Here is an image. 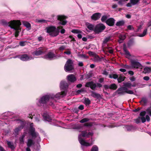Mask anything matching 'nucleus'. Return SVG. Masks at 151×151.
<instances>
[{
    "instance_id": "obj_1",
    "label": "nucleus",
    "mask_w": 151,
    "mask_h": 151,
    "mask_svg": "<svg viewBox=\"0 0 151 151\" xmlns=\"http://www.w3.org/2000/svg\"><path fill=\"white\" fill-rule=\"evenodd\" d=\"M10 22L9 27L15 30V36L16 37H17L21 30L20 26L21 25V23L19 20H13Z\"/></svg>"
},
{
    "instance_id": "obj_2",
    "label": "nucleus",
    "mask_w": 151,
    "mask_h": 151,
    "mask_svg": "<svg viewBox=\"0 0 151 151\" xmlns=\"http://www.w3.org/2000/svg\"><path fill=\"white\" fill-rule=\"evenodd\" d=\"M62 26H58L57 27V29L54 26H50L46 28L47 33H49L50 35L52 37H55L57 36L60 32L59 30L63 28Z\"/></svg>"
},
{
    "instance_id": "obj_3",
    "label": "nucleus",
    "mask_w": 151,
    "mask_h": 151,
    "mask_svg": "<svg viewBox=\"0 0 151 151\" xmlns=\"http://www.w3.org/2000/svg\"><path fill=\"white\" fill-rule=\"evenodd\" d=\"M51 98H53L52 94L47 95L43 96L39 100V104L38 105L39 106H44L46 105L47 102Z\"/></svg>"
},
{
    "instance_id": "obj_4",
    "label": "nucleus",
    "mask_w": 151,
    "mask_h": 151,
    "mask_svg": "<svg viewBox=\"0 0 151 151\" xmlns=\"http://www.w3.org/2000/svg\"><path fill=\"white\" fill-rule=\"evenodd\" d=\"M127 88L126 87H121L118 88L116 91V93L119 95L121 96L127 93L131 94H134V92L132 90H127Z\"/></svg>"
},
{
    "instance_id": "obj_5",
    "label": "nucleus",
    "mask_w": 151,
    "mask_h": 151,
    "mask_svg": "<svg viewBox=\"0 0 151 151\" xmlns=\"http://www.w3.org/2000/svg\"><path fill=\"white\" fill-rule=\"evenodd\" d=\"M73 61L70 59H68L64 67L65 70L66 71H69L74 69Z\"/></svg>"
},
{
    "instance_id": "obj_6",
    "label": "nucleus",
    "mask_w": 151,
    "mask_h": 151,
    "mask_svg": "<svg viewBox=\"0 0 151 151\" xmlns=\"http://www.w3.org/2000/svg\"><path fill=\"white\" fill-rule=\"evenodd\" d=\"M106 28L105 26L103 24L99 23L97 24L94 29V32L96 34H99L103 31Z\"/></svg>"
},
{
    "instance_id": "obj_7",
    "label": "nucleus",
    "mask_w": 151,
    "mask_h": 151,
    "mask_svg": "<svg viewBox=\"0 0 151 151\" xmlns=\"http://www.w3.org/2000/svg\"><path fill=\"white\" fill-rule=\"evenodd\" d=\"M57 19L59 21L58 23L59 24L62 25H65L67 23L68 21L66 20L68 17L64 15H58L57 16Z\"/></svg>"
},
{
    "instance_id": "obj_8",
    "label": "nucleus",
    "mask_w": 151,
    "mask_h": 151,
    "mask_svg": "<svg viewBox=\"0 0 151 151\" xmlns=\"http://www.w3.org/2000/svg\"><path fill=\"white\" fill-rule=\"evenodd\" d=\"M29 133L33 138H35L37 137L39 135V133L35 132V128L32 126H30L29 128Z\"/></svg>"
},
{
    "instance_id": "obj_9",
    "label": "nucleus",
    "mask_w": 151,
    "mask_h": 151,
    "mask_svg": "<svg viewBox=\"0 0 151 151\" xmlns=\"http://www.w3.org/2000/svg\"><path fill=\"white\" fill-rule=\"evenodd\" d=\"M57 57V55L53 52H49L47 54L44 56L43 58L46 59L51 60L53 58L56 59Z\"/></svg>"
},
{
    "instance_id": "obj_10",
    "label": "nucleus",
    "mask_w": 151,
    "mask_h": 151,
    "mask_svg": "<svg viewBox=\"0 0 151 151\" xmlns=\"http://www.w3.org/2000/svg\"><path fill=\"white\" fill-rule=\"evenodd\" d=\"M131 63L132 66L134 68L142 69L143 66L138 62L134 60H131Z\"/></svg>"
},
{
    "instance_id": "obj_11",
    "label": "nucleus",
    "mask_w": 151,
    "mask_h": 151,
    "mask_svg": "<svg viewBox=\"0 0 151 151\" xmlns=\"http://www.w3.org/2000/svg\"><path fill=\"white\" fill-rule=\"evenodd\" d=\"M45 48L43 47H40L37 50L34 51L33 53V55L36 56H38L41 55L44 53L45 51Z\"/></svg>"
},
{
    "instance_id": "obj_12",
    "label": "nucleus",
    "mask_w": 151,
    "mask_h": 151,
    "mask_svg": "<svg viewBox=\"0 0 151 151\" xmlns=\"http://www.w3.org/2000/svg\"><path fill=\"white\" fill-rule=\"evenodd\" d=\"M79 141L81 144L82 145L85 146H90L93 145L92 143H89L86 142L82 138H79Z\"/></svg>"
},
{
    "instance_id": "obj_13",
    "label": "nucleus",
    "mask_w": 151,
    "mask_h": 151,
    "mask_svg": "<svg viewBox=\"0 0 151 151\" xmlns=\"http://www.w3.org/2000/svg\"><path fill=\"white\" fill-rule=\"evenodd\" d=\"M115 20L113 18H110L108 19L105 22L107 25L109 26H113L114 25Z\"/></svg>"
},
{
    "instance_id": "obj_14",
    "label": "nucleus",
    "mask_w": 151,
    "mask_h": 151,
    "mask_svg": "<svg viewBox=\"0 0 151 151\" xmlns=\"http://www.w3.org/2000/svg\"><path fill=\"white\" fill-rule=\"evenodd\" d=\"M101 14L99 12H97L93 14L91 17V19L94 21H96L100 18Z\"/></svg>"
},
{
    "instance_id": "obj_15",
    "label": "nucleus",
    "mask_w": 151,
    "mask_h": 151,
    "mask_svg": "<svg viewBox=\"0 0 151 151\" xmlns=\"http://www.w3.org/2000/svg\"><path fill=\"white\" fill-rule=\"evenodd\" d=\"M67 78L68 81L71 83H74L76 80V78L74 75L69 74L67 76Z\"/></svg>"
},
{
    "instance_id": "obj_16",
    "label": "nucleus",
    "mask_w": 151,
    "mask_h": 151,
    "mask_svg": "<svg viewBox=\"0 0 151 151\" xmlns=\"http://www.w3.org/2000/svg\"><path fill=\"white\" fill-rule=\"evenodd\" d=\"M19 58L21 60L23 61H27L31 59L26 54L20 55Z\"/></svg>"
},
{
    "instance_id": "obj_17",
    "label": "nucleus",
    "mask_w": 151,
    "mask_h": 151,
    "mask_svg": "<svg viewBox=\"0 0 151 151\" xmlns=\"http://www.w3.org/2000/svg\"><path fill=\"white\" fill-rule=\"evenodd\" d=\"M60 86L61 89L65 90L68 87V85L66 81H62L60 83Z\"/></svg>"
},
{
    "instance_id": "obj_18",
    "label": "nucleus",
    "mask_w": 151,
    "mask_h": 151,
    "mask_svg": "<svg viewBox=\"0 0 151 151\" xmlns=\"http://www.w3.org/2000/svg\"><path fill=\"white\" fill-rule=\"evenodd\" d=\"M43 116L44 120L48 122H50L52 120L51 117L46 113H44Z\"/></svg>"
},
{
    "instance_id": "obj_19",
    "label": "nucleus",
    "mask_w": 151,
    "mask_h": 151,
    "mask_svg": "<svg viewBox=\"0 0 151 151\" xmlns=\"http://www.w3.org/2000/svg\"><path fill=\"white\" fill-rule=\"evenodd\" d=\"M91 96L94 98L97 99H99L101 98V96L100 94L96 93L93 91H91Z\"/></svg>"
},
{
    "instance_id": "obj_20",
    "label": "nucleus",
    "mask_w": 151,
    "mask_h": 151,
    "mask_svg": "<svg viewBox=\"0 0 151 151\" xmlns=\"http://www.w3.org/2000/svg\"><path fill=\"white\" fill-rule=\"evenodd\" d=\"M22 24L29 30L31 29V25L29 23L26 21H22Z\"/></svg>"
},
{
    "instance_id": "obj_21",
    "label": "nucleus",
    "mask_w": 151,
    "mask_h": 151,
    "mask_svg": "<svg viewBox=\"0 0 151 151\" xmlns=\"http://www.w3.org/2000/svg\"><path fill=\"white\" fill-rule=\"evenodd\" d=\"M143 106H145L147 102V99L145 97L142 98L141 100L139 102Z\"/></svg>"
},
{
    "instance_id": "obj_22",
    "label": "nucleus",
    "mask_w": 151,
    "mask_h": 151,
    "mask_svg": "<svg viewBox=\"0 0 151 151\" xmlns=\"http://www.w3.org/2000/svg\"><path fill=\"white\" fill-rule=\"evenodd\" d=\"M126 36L125 35H120L119 37V40H118V42L119 43L122 42V41L124 40L126 38Z\"/></svg>"
},
{
    "instance_id": "obj_23",
    "label": "nucleus",
    "mask_w": 151,
    "mask_h": 151,
    "mask_svg": "<svg viewBox=\"0 0 151 151\" xmlns=\"http://www.w3.org/2000/svg\"><path fill=\"white\" fill-rule=\"evenodd\" d=\"M125 23L124 21L122 20L117 22L116 24V25L117 27L122 26L124 25Z\"/></svg>"
},
{
    "instance_id": "obj_24",
    "label": "nucleus",
    "mask_w": 151,
    "mask_h": 151,
    "mask_svg": "<svg viewBox=\"0 0 151 151\" xmlns=\"http://www.w3.org/2000/svg\"><path fill=\"white\" fill-rule=\"evenodd\" d=\"M86 25L88 29L94 31V26L93 24L89 23H86Z\"/></svg>"
},
{
    "instance_id": "obj_25",
    "label": "nucleus",
    "mask_w": 151,
    "mask_h": 151,
    "mask_svg": "<svg viewBox=\"0 0 151 151\" xmlns=\"http://www.w3.org/2000/svg\"><path fill=\"white\" fill-rule=\"evenodd\" d=\"M35 142L31 139H29L28 140L27 145L28 147H30L32 145H34Z\"/></svg>"
},
{
    "instance_id": "obj_26",
    "label": "nucleus",
    "mask_w": 151,
    "mask_h": 151,
    "mask_svg": "<svg viewBox=\"0 0 151 151\" xmlns=\"http://www.w3.org/2000/svg\"><path fill=\"white\" fill-rule=\"evenodd\" d=\"M151 71V68L150 67H145L144 69V71L142 73L145 74L150 73Z\"/></svg>"
},
{
    "instance_id": "obj_27",
    "label": "nucleus",
    "mask_w": 151,
    "mask_h": 151,
    "mask_svg": "<svg viewBox=\"0 0 151 151\" xmlns=\"http://www.w3.org/2000/svg\"><path fill=\"white\" fill-rule=\"evenodd\" d=\"M134 40L133 38H131L127 42V46L128 47H130L134 44Z\"/></svg>"
},
{
    "instance_id": "obj_28",
    "label": "nucleus",
    "mask_w": 151,
    "mask_h": 151,
    "mask_svg": "<svg viewBox=\"0 0 151 151\" xmlns=\"http://www.w3.org/2000/svg\"><path fill=\"white\" fill-rule=\"evenodd\" d=\"M83 126L90 128L93 125V123L92 122H86L84 123Z\"/></svg>"
},
{
    "instance_id": "obj_29",
    "label": "nucleus",
    "mask_w": 151,
    "mask_h": 151,
    "mask_svg": "<svg viewBox=\"0 0 151 151\" xmlns=\"http://www.w3.org/2000/svg\"><path fill=\"white\" fill-rule=\"evenodd\" d=\"M124 87H126L127 88H131L132 87V84L129 83V82L126 83H124Z\"/></svg>"
},
{
    "instance_id": "obj_30",
    "label": "nucleus",
    "mask_w": 151,
    "mask_h": 151,
    "mask_svg": "<svg viewBox=\"0 0 151 151\" xmlns=\"http://www.w3.org/2000/svg\"><path fill=\"white\" fill-rule=\"evenodd\" d=\"M84 103L86 106L89 105L91 103V101L88 98H85L84 100Z\"/></svg>"
},
{
    "instance_id": "obj_31",
    "label": "nucleus",
    "mask_w": 151,
    "mask_h": 151,
    "mask_svg": "<svg viewBox=\"0 0 151 151\" xmlns=\"http://www.w3.org/2000/svg\"><path fill=\"white\" fill-rule=\"evenodd\" d=\"M7 144L8 147L11 148L12 150H14L15 149L14 145L11 142L7 141Z\"/></svg>"
},
{
    "instance_id": "obj_32",
    "label": "nucleus",
    "mask_w": 151,
    "mask_h": 151,
    "mask_svg": "<svg viewBox=\"0 0 151 151\" xmlns=\"http://www.w3.org/2000/svg\"><path fill=\"white\" fill-rule=\"evenodd\" d=\"M126 77H123L121 76H120L119 77L117 78V80L119 83H120L122 81H124Z\"/></svg>"
},
{
    "instance_id": "obj_33",
    "label": "nucleus",
    "mask_w": 151,
    "mask_h": 151,
    "mask_svg": "<svg viewBox=\"0 0 151 151\" xmlns=\"http://www.w3.org/2000/svg\"><path fill=\"white\" fill-rule=\"evenodd\" d=\"M117 88V85L115 83H113L110 85V89L113 90H115Z\"/></svg>"
},
{
    "instance_id": "obj_34",
    "label": "nucleus",
    "mask_w": 151,
    "mask_h": 151,
    "mask_svg": "<svg viewBox=\"0 0 151 151\" xmlns=\"http://www.w3.org/2000/svg\"><path fill=\"white\" fill-rule=\"evenodd\" d=\"M25 136V134H23L22 136L20 137L19 138V140L20 143V144H23L24 143V139Z\"/></svg>"
},
{
    "instance_id": "obj_35",
    "label": "nucleus",
    "mask_w": 151,
    "mask_h": 151,
    "mask_svg": "<svg viewBox=\"0 0 151 151\" xmlns=\"http://www.w3.org/2000/svg\"><path fill=\"white\" fill-rule=\"evenodd\" d=\"M52 96L53 97V98H51V99H54L55 98H59L61 96V93H58L56 94L55 95H53L52 94Z\"/></svg>"
},
{
    "instance_id": "obj_36",
    "label": "nucleus",
    "mask_w": 151,
    "mask_h": 151,
    "mask_svg": "<svg viewBox=\"0 0 151 151\" xmlns=\"http://www.w3.org/2000/svg\"><path fill=\"white\" fill-rule=\"evenodd\" d=\"M111 37L110 36L107 37L105 38L103 40V44H104L109 42L111 39Z\"/></svg>"
},
{
    "instance_id": "obj_37",
    "label": "nucleus",
    "mask_w": 151,
    "mask_h": 151,
    "mask_svg": "<svg viewBox=\"0 0 151 151\" xmlns=\"http://www.w3.org/2000/svg\"><path fill=\"white\" fill-rule=\"evenodd\" d=\"M89 120V119L88 118H84L82 119H81L80 121V122L82 123H86V122H88Z\"/></svg>"
},
{
    "instance_id": "obj_38",
    "label": "nucleus",
    "mask_w": 151,
    "mask_h": 151,
    "mask_svg": "<svg viewBox=\"0 0 151 151\" xmlns=\"http://www.w3.org/2000/svg\"><path fill=\"white\" fill-rule=\"evenodd\" d=\"M91 151H99L98 147L96 145H94L92 147Z\"/></svg>"
},
{
    "instance_id": "obj_39",
    "label": "nucleus",
    "mask_w": 151,
    "mask_h": 151,
    "mask_svg": "<svg viewBox=\"0 0 151 151\" xmlns=\"http://www.w3.org/2000/svg\"><path fill=\"white\" fill-rule=\"evenodd\" d=\"M11 21L9 22H7L6 20H2V23L4 25L6 26H8L9 27V25L10 24V22Z\"/></svg>"
},
{
    "instance_id": "obj_40",
    "label": "nucleus",
    "mask_w": 151,
    "mask_h": 151,
    "mask_svg": "<svg viewBox=\"0 0 151 151\" xmlns=\"http://www.w3.org/2000/svg\"><path fill=\"white\" fill-rule=\"evenodd\" d=\"M124 51L125 52V54L127 55L130 56L131 55L129 51L126 49V47L124 46L123 48Z\"/></svg>"
},
{
    "instance_id": "obj_41",
    "label": "nucleus",
    "mask_w": 151,
    "mask_h": 151,
    "mask_svg": "<svg viewBox=\"0 0 151 151\" xmlns=\"http://www.w3.org/2000/svg\"><path fill=\"white\" fill-rule=\"evenodd\" d=\"M109 77L110 78H113L114 79H117L118 77V75L116 74H113L112 75H109Z\"/></svg>"
},
{
    "instance_id": "obj_42",
    "label": "nucleus",
    "mask_w": 151,
    "mask_h": 151,
    "mask_svg": "<svg viewBox=\"0 0 151 151\" xmlns=\"http://www.w3.org/2000/svg\"><path fill=\"white\" fill-rule=\"evenodd\" d=\"M147 29H144L143 31V33L142 34H140L139 35V37H142L144 36L147 34Z\"/></svg>"
},
{
    "instance_id": "obj_43",
    "label": "nucleus",
    "mask_w": 151,
    "mask_h": 151,
    "mask_svg": "<svg viewBox=\"0 0 151 151\" xmlns=\"http://www.w3.org/2000/svg\"><path fill=\"white\" fill-rule=\"evenodd\" d=\"M36 22L38 23H47V21H46L43 19H36Z\"/></svg>"
},
{
    "instance_id": "obj_44",
    "label": "nucleus",
    "mask_w": 151,
    "mask_h": 151,
    "mask_svg": "<svg viewBox=\"0 0 151 151\" xmlns=\"http://www.w3.org/2000/svg\"><path fill=\"white\" fill-rule=\"evenodd\" d=\"M81 136L83 137H87V132L86 131H83L81 132Z\"/></svg>"
},
{
    "instance_id": "obj_45",
    "label": "nucleus",
    "mask_w": 151,
    "mask_h": 151,
    "mask_svg": "<svg viewBox=\"0 0 151 151\" xmlns=\"http://www.w3.org/2000/svg\"><path fill=\"white\" fill-rule=\"evenodd\" d=\"M93 74L92 72L90 71L86 75V78L87 79L90 78L91 77L93 76Z\"/></svg>"
},
{
    "instance_id": "obj_46",
    "label": "nucleus",
    "mask_w": 151,
    "mask_h": 151,
    "mask_svg": "<svg viewBox=\"0 0 151 151\" xmlns=\"http://www.w3.org/2000/svg\"><path fill=\"white\" fill-rule=\"evenodd\" d=\"M107 19V17L106 15L103 16L101 19V20L102 22H105V21Z\"/></svg>"
},
{
    "instance_id": "obj_47",
    "label": "nucleus",
    "mask_w": 151,
    "mask_h": 151,
    "mask_svg": "<svg viewBox=\"0 0 151 151\" xmlns=\"http://www.w3.org/2000/svg\"><path fill=\"white\" fill-rule=\"evenodd\" d=\"M126 128L128 131H130L134 129V126L132 125H128L126 127Z\"/></svg>"
},
{
    "instance_id": "obj_48",
    "label": "nucleus",
    "mask_w": 151,
    "mask_h": 151,
    "mask_svg": "<svg viewBox=\"0 0 151 151\" xmlns=\"http://www.w3.org/2000/svg\"><path fill=\"white\" fill-rule=\"evenodd\" d=\"M139 0H130V2L133 5H135L137 4Z\"/></svg>"
},
{
    "instance_id": "obj_49",
    "label": "nucleus",
    "mask_w": 151,
    "mask_h": 151,
    "mask_svg": "<svg viewBox=\"0 0 151 151\" xmlns=\"http://www.w3.org/2000/svg\"><path fill=\"white\" fill-rule=\"evenodd\" d=\"M146 111L147 113L151 116V107H149L147 108Z\"/></svg>"
},
{
    "instance_id": "obj_50",
    "label": "nucleus",
    "mask_w": 151,
    "mask_h": 151,
    "mask_svg": "<svg viewBox=\"0 0 151 151\" xmlns=\"http://www.w3.org/2000/svg\"><path fill=\"white\" fill-rule=\"evenodd\" d=\"M93 81L88 82L86 83L85 84V86L86 87H91L92 84L93 83Z\"/></svg>"
},
{
    "instance_id": "obj_51",
    "label": "nucleus",
    "mask_w": 151,
    "mask_h": 151,
    "mask_svg": "<svg viewBox=\"0 0 151 151\" xmlns=\"http://www.w3.org/2000/svg\"><path fill=\"white\" fill-rule=\"evenodd\" d=\"M71 32L73 33L79 34L82 32V31L81 30L77 29H74L71 31Z\"/></svg>"
},
{
    "instance_id": "obj_52",
    "label": "nucleus",
    "mask_w": 151,
    "mask_h": 151,
    "mask_svg": "<svg viewBox=\"0 0 151 151\" xmlns=\"http://www.w3.org/2000/svg\"><path fill=\"white\" fill-rule=\"evenodd\" d=\"M27 43L26 41H20L19 42V45L21 46H24L25 45L26 43Z\"/></svg>"
},
{
    "instance_id": "obj_53",
    "label": "nucleus",
    "mask_w": 151,
    "mask_h": 151,
    "mask_svg": "<svg viewBox=\"0 0 151 151\" xmlns=\"http://www.w3.org/2000/svg\"><path fill=\"white\" fill-rule=\"evenodd\" d=\"M96 83H93H93L92 84V85L91 86V87H90V88L93 90H95V89L96 88Z\"/></svg>"
},
{
    "instance_id": "obj_54",
    "label": "nucleus",
    "mask_w": 151,
    "mask_h": 151,
    "mask_svg": "<svg viewBox=\"0 0 151 151\" xmlns=\"http://www.w3.org/2000/svg\"><path fill=\"white\" fill-rule=\"evenodd\" d=\"M147 112L146 111H141L140 114L139 115L140 116L142 117H144V116L146 114Z\"/></svg>"
},
{
    "instance_id": "obj_55",
    "label": "nucleus",
    "mask_w": 151,
    "mask_h": 151,
    "mask_svg": "<svg viewBox=\"0 0 151 151\" xmlns=\"http://www.w3.org/2000/svg\"><path fill=\"white\" fill-rule=\"evenodd\" d=\"M85 91V89L84 88H82L80 90H78L77 91L76 93L78 94H80V93L83 92Z\"/></svg>"
},
{
    "instance_id": "obj_56",
    "label": "nucleus",
    "mask_w": 151,
    "mask_h": 151,
    "mask_svg": "<svg viewBox=\"0 0 151 151\" xmlns=\"http://www.w3.org/2000/svg\"><path fill=\"white\" fill-rule=\"evenodd\" d=\"M127 29L126 30V31H127V30H132L134 29L133 27L131 25H128L127 26Z\"/></svg>"
},
{
    "instance_id": "obj_57",
    "label": "nucleus",
    "mask_w": 151,
    "mask_h": 151,
    "mask_svg": "<svg viewBox=\"0 0 151 151\" xmlns=\"http://www.w3.org/2000/svg\"><path fill=\"white\" fill-rule=\"evenodd\" d=\"M124 0H120L118 2V4L122 6L124 4Z\"/></svg>"
},
{
    "instance_id": "obj_58",
    "label": "nucleus",
    "mask_w": 151,
    "mask_h": 151,
    "mask_svg": "<svg viewBox=\"0 0 151 151\" xmlns=\"http://www.w3.org/2000/svg\"><path fill=\"white\" fill-rule=\"evenodd\" d=\"M140 117H139L138 118L134 119L136 124H138L140 122Z\"/></svg>"
},
{
    "instance_id": "obj_59",
    "label": "nucleus",
    "mask_w": 151,
    "mask_h": 151,
    "mask_svg": "<svg viewBox=\"0 0 151 151\" xmlns=\"http://www.w3.org/2000/svg\"><path fill=\"white\" fill-rule=\"evenodd\" d=\"M65 45H62L59 48V50L60 51H63L65 49Z\"/></svg>"
},
{
    "instance_id": "obj_60",
    "label": "nucleus",
    "mask_w": 151,
    "mask_h": 151,
    "mask_svg": "<svg viewBox=\"0 0 151 151\" xmlns=\"http://www.w3.org/2000/svg\"><path fill=\"white\" fill-rule=\"evenodd\" d=\"M20 131V128H16L14 130V132L17 134H18V132Z\"/></svg>"
},
{
    "instance_id": "obj_61",
    "label": "nucleus",
    "mask_w": 151,
    "mask_h": 151,
    "mask_svg": "<svg viewBox=\"0 0 151 151\" xmlns=\"http://www.w3.org/2000/svg\"><path fill=\"white\" fill-rule=\"evenodd\" d=\"M140 119H141L142 122L143 123L145 122L146 121L145 118L144 117H140Z\"/></svg>"
},
{
    "instance_id": "obj_62",
    "label": "nucleus",
    "mask_w": 151,
    "mask_h": 151,
    "mask_svg": "<svg viewBox=\"0 0 151 151\" xmlns=\"http://www.w3.org/2000/svg\"><path fill=\"white\" fill-rule=\"evenodd\" d=\"M104 87L106 90H107V89H110V86H108L107 85H104Z\"/></svg>"
},
{
    "instance_id": "obj_63",
    "label": "nucleus",
    "mask_w": 151,
    "mask_h": 151,
    "mask_svg": "<svg viewBox=\"0 0 151 151\" xmlns=\"http://www.w3.org/2000/svg\"><path fill=\"white\" fill-rule=\"evenodd\" d=\"M145 119L146 120H147V122H149L150 121V118L148 115H147L146 116Z\"/></svg>"
},
{
    "instance_id": "obj_64",
    "label": "nucleus",
    "mask_w": 151,
    "mask_h": 151,
    "mask_svg": "<svg viewBox=\"0 0 151 151\" xmlns=\"http://www.w3.org/2000/svg\"><path fill=\"white\" fill-rule=\"evenodd\" d=\"M143 78L144 80L146 81H148L150 79L149 77L148 76H145L143 77Z\"/></svg>"
}]
</instances>
